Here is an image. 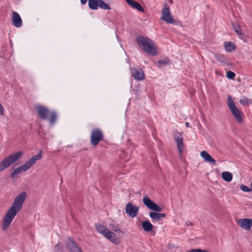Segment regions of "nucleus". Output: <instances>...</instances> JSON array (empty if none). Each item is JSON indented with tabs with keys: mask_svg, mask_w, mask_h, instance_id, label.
<instances>
[{
	"mask_svg": "<svg viewBox=\"0 0 252 252\" xmlns=\"http://www.w3.org/2000/svg\"><path fill=\"white\" fill-rule=\"evenodd\" d=\"M143 202L144 204L150 210L155 212L149 213L150 217L153 221H158L160 219L165 217L166 215L163 213H158L162 211V208L158 206L155 202L151 200L147 195L143 197Z\"/></svg>",
	"mask_w": 252,
	"mask_h": 252,
	"instance_id": "nucleus-3",
	"label": "nucleus"
},
{
	"mask_svg": "<svg viewBox=\"0 0 252 252\" xmlns=\"http://www.w3.org/2000/svg\"><path fill=\"white\" fill-rule=\"evenodd\" d=\"M27 198V193L21 192L14 198L11 206L7 210L1 221V229L7 231L16 215L21 210Z\"/></svg>",
	"mask_w": 252,
	"mask_h": 252,
	"instance_id": "nucleus-1",
	"label": "nucleus"
},
{
	"mask_svg": "<svg viewBox=\"0 0 252 252\" xmlns=\"http://www.w3.org/2000/svg\"><path fill=\"white\" fill-rule=\"evenodd\" d=\"M215 58L218 61L222 63H225L227 62L226 58L223 55L221 54H216L215 55Z\"/></svg>",
	"mask_w": 252,
	"mask_h": 252,
	"instance_id": "nucleus-23",
	"label": "nucleus"
},
{
	"mask_svg": "<svg viewBox=\"0 0 252 252\" xmlns=\"http://www.w3.org/2000/svg\"><path fill=\"white\" fill-rule=\"evenodd\" d=\"M82 4H85L87 2V0H80Z\"/></svg>",
	"mask_w": 252,
	"mask_h": 252,
	"instance_id": "nucleus-35",
	"label": "nucleus"
},
{
	"mask_svg": "<svg viewBox=\"0 0 252 252\" xmlns=\"http://www.w3.org/2000/svg\"><path fill=\"white\" fill-rule=\"evenodd\" d=\"M55 249L57 251H60L62 250L63 249V246L62 244L61 243H58L55 246Z\"/></svg>",
	"mask_w": 252,
	"mask_h": 252,
	"instance_id": "nucleus-32",
	"label": "nucleus"
},
{
	"mask_svg": "<svg viewBox=\"0 0 252 252\" xmlns=\"http://www.w3.org/2000/svg\"><path fill=\"white\" fill-rule=\"evenodd\" d=\"M224 47L225 51L227 52H232L236 48L235 44L229 41L225 42L224 43Z\"/></svg>",
	"mask_w": 252,
	"mask_h": 252,
	"instance_id": "nucleus-19",
	"label": "nucleus"
},
{
	"mask_svg": "<svg viewBox=\"0 0 252 252\" xmlns=\"http://www.w3.org/2000/svg\"><path fill=\"white\" fill-rule=\"evenodd\" d=\"M168 63V60H160L158 63L161 64H166Z\"/></svg>",
	"mask_w": 252,
	"mask_h": 252,
	"instance_id": "nucleus-34",
	"label": "nucleus"
},
{
	"mask_svg": "<svg viewBox=\"0 0 252 252\" xmlns=\"http://www.w3.org/2000/svg\"><path fill=\"white\" fill-rule=\"evenodd\" d=\"M131 73L132 76L136 80L141 81L145 78V74L141 69H132Z\"/></svg>",
	"mask_w": 252,
	"mask_h": 252,
	"instance_id": "nucleus-14",
	"label": "nucleus"
},
{
	"mask_svg": "<svg viewBox=\"0 0 252 252\" xmlns=\"http://www.w3.org/2000/svg\"><path fill=\"white\" fill-rule=\"evenodd\" d=\"M89 5L91 9L96 10L98 7L103 10H110L111 7L102 0H89Z\"/></svg>",
	"mask_w": 252,
	"mask_h": 252,
	"instance_id": "nucleus-9",
	"label": "nucleus"
},
{
	"mask_svg": "<svg viewBox=\"0 0 252 252\" xmlns=\"http://www.w3.org/2000/svg\"><path fill=\"white\" fill-rule=\"evenodd\" d=\"M139 210V207L138 206L133 205L130 202L126 204L125 207L126 214L132 218L137 216Z\"/></svg>",
	"mask_w": 252,
	"mask_h": 252,
	"instance_id": "nucleus-10",
	"label": "nucleus"
},
{
	"mask_svg": "<svg viewBox=\"0 0 252 252\" xmlns=\"http://www.w3.org/2000/svg\"><path fill=\"white\" fill-rule=\"evenodd\" d=\"M236 222L240 227L245 230H250L252 226V219H239L236 220Z\"/></svg>",
	"mask_w": 252,
	"mask_h": 252,
	"instance_id": "nucleus-12",
	"label": "nucleus"
},
{
	"mask_svg": "<svg viewBox=\"0 0 252 252\" xmlns=\"http://www.w3.org/2000/svg\"><path fill=\"white\" fill-rule=\"evenodd\" d=\"M239 102L242 105H247L251 103L250 100L246 97H243L240 99Z\"/></svg>",
	"mask_w": 252,
	"mask_h": 252,
	"instance_id": "nucleus-26",
	"label": "nucleus"
},
{
	"mask_svg": "<svg viewBox=\"0 0 252 252\" xmlns=\"http://www.w3.org/2000/svg\"><path fill=\"white\" fill-rule=\"evenodd\" d=\"M233 30L237 33L239 35H242V32L241 30L240 26L236 24H233L232 25Z\"/></svg>",
	"mask_w": 252,
	"mask_h": 252,
	"instance_id": "nucleus-25",
	"label": "nucleus"
},
{
	"mask_svg": "<svg viewBox=\"0 0 252 252\" xmlns=\"http://www.w3.org/2000/svg\"><path fill=\"white\" fill-rule=\"evenodd\" d=\"M201 157L205 161L211 163L214 165L216 164V160L214 159L206 151H203L200 153Z\"/></svg>",
	"mask_w": 252,
	"mask_h": 252,
	"instance_id": "nucleus-17",
	"label": "nucleus"
},
{
	"mask_svg": "<svg viewBox=\"0 0 252 252\" xmlns=\"http://www.w3.org/2000/svg\"><path fill=\"white\" fill-rule=\"evenodd\" d=\"M4 112V109L2 105V104L0 103V115H3Z\"/></svg>",
	"mask_w": 252,
	"mask_h": 252,
	"instance_id": "nucleus-33",
	"label": "nucleus"
},
{
	"mask_svg": "<svg viewBox=\"0 0 252 252\" xmlns=\"http://www.w3.org/2000/svg\"><path fill=\"white\" fill-rule=\"evenodd\" d=\"M42 152L39 151L38 155L32 156L29 159L27 160L25 163L15 169L11 174V177L12 178H17V175L22 172H26L31 168V167L35 164L36 161L41 159Z\"/></svg>",
	"mask_w": 252,
	"mask_h": 252,
	"instance_id": "nucleus-4",
	"label": "nucleus"
},
{
	"mask_svg": "<svg viewBox=\"0 0 252 252\" xmlns=\"http://www.w3.org/2000/svg\"><path fill=\"white\" fill-rule=\"evenodd\" d=\"M66 245L68 248L72 252H81V250L79 247L76 242H75L71 239H68L66 242Z\"/></svg>",
	"mask_w": 252,
	"mask_h": 252,
	"instance_id": "nucleus-16",
	"label": "nucleus"
},
{
	"mask_svg": "<svg viewBox=\"0 0 252 252\" xmlns=\"http://www.w3.org/2000/svg\"><path fill=\"white\" fill-rule=\"evenodd\" d=\"M186 252H209L207 250H202L200 249H191L187 251Z\"/></svg>",
	"mask_w": 252,
	"mask_h": 252,
	"instance_id": "nucleus-28",
	"label": "nucleus"
},
{
	"mask_svg": "<svg viewBox=\"0 0 252 252\" xmlns=\"http://www.w3.org/2000/svg\"><path fill=\"white\" fill-rule=\"evenodd\" d=\"M221 177L224 181L229 182L232 180L233 175L230 172L224 171L221 173Z\"/></svg>",
	"mask_w": 252,
	"mask_h": 252,
	"instance_id": "nucleus-20",
	"label": "nucleus"
},
{
	"mask_svg": "<svg viewBox=\"0 0 252 252\" xmlns=\"http://www.w3.org/2000/svg\"><path fill=\"white\" fill-rule=\"evenodd\" d=\"M160 19L169 24H174L176 23L170 11V7L167 3H165L162 8Z\"/></svg>",
	"mask_w": 252,
	"mask_h": 252,
	"instance_id": "nucleus-8",
	"label": "nucleus"
},
{
	"mask_svg": "<svg viewBox=\"0 0 252 252\" xmlns=\"http://www.w3.org/2000/svg\"><path fill=\"white\" fill-rule=\"evenodd\" d=\"M35 109L42 119H47V115L50 112L46 108L38 105L35 106Z\"/></svg>",
	"mask_w": 252,
	"mask_h": 252,
	"instance_id": "nucleus-15",
	"label": "nucleus"
},
{
	"mask_svg": "<svg viewBox=\"0 0 252 252\" xmlns=\"http://www.w3.org/2000/svg\"><path fill=\"white\" fill-rule=\"evenodd\" d=\"M11 20L14 26L20 28L22 26V19L19 14L15 11L12 13Z\"/></svg>",
	"mask_w": 252,
	"mask_h": 252,
	"instance_id": "nucleus-13",
	"label": "nucleus"
},
{
	"mask_svg": "<svg viewBox=\"0 0 252 252\" xmlns=\"http://www.w3.org/2000/svg\"><path fill=\"white\" fill-rule=\"evenodd\" d=\"M235 76V74L233 72L231 71H228L227 72L226 76L228 78L233 79H234Z\"/></svg>",
	"mask_w": 252,
	"mask_h": 252,
	"instance_id": "nucleus-30",
	"label": "nucleus"
},
{
	"mask_svg": "<svg viewBox=\"0 0 252 252\" xmlns=\"http://www.w3.org/2000/svg\"><path fill=\"white\" fill-rule=\"evenodd\" d=\"M47 118H48L51 124H54L56 120V113L53 111L50 112L47 115Z\"/></svg>",
	"mask_w": 252,
	"mask_h": 252,
	"instance_id": "nucleus-22",
	"label": "nucleus"
},
{
	"mask_svg": "<svg viewBox=\"0 0 252 252\" xmlns=\"http://www.w3.org/2000/svg\"><path fill=\"white\" fill-rule=\"evenodd\" d=\"M110 228L114 231L118 232H122V231L117 226H115L113 224L110 225Z\"/></svg>",
	"mask_w": 252,
	"mask_h": 252,
	"instance_id": "nucleus-29",
	"label": "nucleus"
},
{
	"mask_svg": "<svg viewBox=\"0 0 252 252\" xmlns=\"http://www.w3.org/2000/svg\"><path fill=\"white\" fill-rule=\"evenodd\" d=\"M174 138H175V140L176 142H177L178 139H183V137L182 136V134L180 133H179V132H176L175 134Z\"/></svg>",
	"mask_w": 252,
	"mask_h": 252,
	"instance_id": "nucleus-31",
	"label": "nucleus"
},
{
	"mask_svg": "<svg viewBox=\"0 0 252 252\" xmlns=\"http://www.w3.org/2000/svg\"><path fill=\"white\" fill-rule=\"evenodd\" d=\"M185 125L187 127H189V123H188V122L186 123Z\"/></svg>",
	"mask_w": 252,
	"mask_h": 252,
	"instance_id": "nucleus-36",
	"label": "nucleus"
},
{
	"mask_svg": "<svg viewBox=\"0 0 252 252\" xmlns=\"http://www.w3.org/2000/svg\"><path fill=\"white\" fill-rule=\"evenodd\" d=\"M177 145L178 147V150L180 153L181 154L183 151V147H184V143H183V139H178V141L176 142Z\"/></svg>",
	"mask_w": 252,
	"mask_h": 252,
	"instance_id": "nucleus-24",
	"label": "nucleus"
},
{
	"mask_svg": "<svg viewBox=\"0 0 252 252\" xmlns=\"http://www.w3.org/2000/svg\"><path fill=\"white\" fill-rule=\"evenodd\" d=\"M227 104L229 109L233 116L235 121L239 124L242 123L243 122V112L236 106L230 95L227 96Z\"/></svg>",
	"mask_w": 252,
	"mask_h": 252,
	"instance_id": "nucleus-7",
	"label": "nucleus"
},
{
	"mask_svg": "<svg viewBox=\"0 0 252 252\" xmlns=\"http://www.w3.org/2000/svg\"><path fill=\"white\" fill-rule=\"evenodd\" d=\"M250 187L252 191V182L251 183Z\"/></svg>",
	"mask_w": 252,
	"mask_h": 252,
	"instance_id": "nucleus-37",
	"label": "nucleus"
},
{
	"mask_svg": "<svg viewBox=\"0 0 252 252\" xmlns=\"http://www.w3.org/2000/svg\"><path fill=\"white\" fill-rule=\"evenodd\" d=\"M126 2L133 8L137 9L140 12H144V10L141 5L134 0H126Z\"/></svg>",
	"mask_w": 252,
	"mask_h": 252,
	"instance_id": "nucleus-18",
	"label": "nucleus"
},
{
	"mask_svg": "<svg viewBox=\"0 0 252 252\" xmlns=\"http://www.w3.org/2000/svg\"><path fill=\"white\" fill-rule=\"evenodd\" d=\"M95 228L97 231L114 244H120L121 240L117 237L116 234L111 231L106 226L100 224L95 225Z\"/></svg>",
	"mask_w": 252,
	"mask_h": 252,
	"instance_id": "nucleus-5",
	"label": "nucleus"
},
{
	"mask_svg": "<svg viewBox=\"0 0 252 252\" xmlns=\"http://www.w3.org/2000/svg\"><path fill=\"white\" fill-rule=\"evenodd\" d=\"M23 155V152L19 151L4 158L0 162V173L3 172L18 161L22 157Z\"/></svg>",
	"mask_w": 252,
	"mask_h": 252,
	"instance_id": "nucleus-6",
	"label": "nucleus"
},
{
	"mask_svg": "<svg viewBox=\"0 0 252 252\" xmlns=\"http://www.w3.org/2000/svg\"><path fill=\"white\" fill-rule=\"evenodd\" d=\"M240 189L241 190H242L243 191H244V192L252 191L251 187L249 188L244 185H241L240 186Z\"/></svg>",
	"mask_w": 252,
	"mask_h": 252,
	"instance_id": "nucleus-27",
	"label": "nucleus"
},
{
	"mask_svg": "<svg viewBox=\"0 0 252 252\" xmlns=\"http://www.w3.org/2000/svg\"><path fill=\"white\" fill-rule=\"evenodd\" d=\"M142 225L144 230L147 232L151 231L154 227L153 224L149 221H143Z\"/></svg>",
	"mask_w": 252,
	"mask_h": 252,
	"instance_id": "nucleus-21",
	"label": "nucleus"
},
{
	"mask_svg": "<svg viewBox=\"0 0 252 252\" xmlns=\"http://www.w3.org/2000/svg\"><path fill=\"white\" fill-rule=\"evenodd\" d=\"M103 135L101 131L98 129H95L92 132L91 137V144L94 146L97 145L102 140Z\"/></svg>",
	"mask_w": 252,
	"mask_h": 252,
	"instance_id": "nucleus-11",
	"label": "nucleus"
},
{
	"mask_svg": "<svg viewBox=\"0 0 252 252\" xmlns=\"http://www.w3.org/2000/svg\"><path fill=\"white\" fill-rule=\"evenodd\" d=\"M136 42L140 49L147 54L153 56L158 54V49L155 43L150 38L139 36L137 37Z\"/></svg>",
	"mask_w": 252,
	"mask_h": 252,
	"instance_id": "nucleus-2",
	"label": "nucleus"
}]
</instances>
